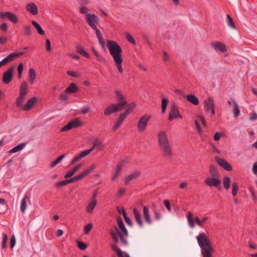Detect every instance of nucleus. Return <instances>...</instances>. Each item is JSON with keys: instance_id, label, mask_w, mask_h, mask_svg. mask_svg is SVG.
<instances>
[{"instance_id": "nucleus-2", "label": "nucleus", "mask_w": 257, "mask_h": 257, "mask_svg": "<svg viewBox=\"0 0 257 257\" xmlns=\"http://www.w3.org/2000/svg\"><path fill=\"white\" fill-rule=\"evenodd\" d=\"M107 47L111 56L113 57L115 65L119 73L123 72L122 68V50L120 46L114 41L107 40Z\"/></svg>"}, {"instance_id": "nucleus-51", "label": "nucleus", "mask_w": 257, "mask_h": 257, "mask_svg": "<svg viewBox=\"0 0 257 257\" xmlns=\"http://www.w3.org/2000/svg\"><path fill=\"white\" fill-rule=\"evenodd\" d=\"M238 191V186L236 183L234 182L232 184V195L235 196Z\"/></svg>"}, {"instance_id": "nucleus-18", "label": "nucleus", "mask_w": 257, "mask_h": 257, "mask_svg": "<svg viewBox=\"0 0 257 257\" xmlns=\"http://www.w3.org/2000/svg\"><path fill=\"white\" fill-rule=\"evenodd\" d=\"M117 223L121 230L120 232L122 233V235L123 234L126 237H127L128 235V231L123 223V220L121 217L118 216L117 218Z\"/></svg>"}, {"instance_id": "nucleus-48", "label": "nucleus", "mask_w": 257, "mask_h": 257, "mask_svg": "<svg viewBox=\"0 0 257 257\" xmlns=\"http://www.w3.org/2000/svg\"><path fill=\"white\" fill-rule=\"evenodd\" d=\"M65 154H63L58 157L55 161L52 162L50 164V167H54L56 165H57L59 162H60L62 159L65 157Z\"/></svg>"}, {"instance_id": "nucleus-14", "label": "nucleus", "mask_w": 257, "mask_h": 257, "mask_svg": "<svg viewBox=\"0 0 257 257\" xmlns=\"http://www.w3.org/2000/svg\"><path fill=\"white\" fill-rule=\"evenodd\" d=\"M188 221L189 225L191 227H194L195 226L194 221L199 226L201 227H203V224L202 223V221L200 220V218L198 216H196L194 220L193 217V214L191 212H188Z\"/></svg>"}, {"instance_id": "nucleus-8", "label": "nucleus", "mask_w": 257, "mask_h": 257, "mask_svg": "<svg viewBox=\"0 0 257 257\" xmlns=\"http://www.w3.org/2000/svg\"><path fill=\"white\" fill-rule=\"evenodd\" d=\"M83 125V122L77 118L69 121L66 125L62 127L61 129V132L67 131L72 128L80 127Z\"/></svg>"}, {"instance_id": "nucleus-9", "label": "nucleus", "mask_w": 257, "mask_h": 257, "mask_svg": "<svg viewBox=\"0 0 257 257\" xmlns=\"http://www.w3.org/2000/svg\"><path fill=\"white\" fill-rule=\"evenodd\" d=\"M86 22L89 26L92 28L94 29L96 28V25H98L99 19L98 17L95 14H86Z\"/></svg>"}, {"instance_id": "nucleus-15", "label": "nucleus", "mask_w": 257, "mask_h": 257, "mask_svg": "<svg viewBox=\"0 0 257 257\" xmlns=\"http://www.w3.org/2000/svg\"><path fill=\"white\" fill-rule=\"evenodd\" d=\"M13 71L14 68L10 67L3 73V82L4 83L8 84L11 81L13 77Z\"/></svg>"}, {"instance_id": "nucleus-22", "label": "nucleus", "mask_w": 257, "mask_h": 257, "mask_svg": "<svg viewBox=\"0 0 257 257\" xmlns=\"http://www.w3.org/2000/svg\"><path fill=\"white\" fill-rule=\"evenodd\" d=\"M90 154L89 151L85 150L76 155L71 161L70 164L73 165L77 163L81 159L86 157Z\"/></svg>"}, {"instance_id": "nucleus-43", "label": "nucleus", "mask_w": 257, "mask_h": 257, "mask_svg": "<svg viewBox=\"0 0 257 257\" xmlns=\"http://www.w3.org/2000/svg\"><path fill=\"white\" fill-rule=\"evenodd\" d=\"M29 79L31 84L33 83L34 80L36 79V72L33 68H30L29 71Z\"/></svg>"}, {"instance_id": "nucleus-11", "label": "nucleus", "mask_w": 257, "mask_h": 257, "mask_svg": "<svg viewBox=\"0 0 257 257\" xmlns=\"http://www.w3.org/2000/svg\"><path fill=\"white\" fill-rule=\"evenodd\" d=\"M0 18L4 19L7 18L8 19L14 24H16L18 22V18L17 16L10 12H4L0 13Z\"/></svg>"}, {"instance_id": "nucleus-46", "label": "nucleus", "mask_w": 257, "mask_h": 257, "mask_svg": "<svg viewBox=\"0 0 257 257\" xmlns=\"http://www.w3.org/2000/svg\"><path fill=\"white\" fill-rule=\"evenodd\" d=\"M122 166H123L122 162H119L117 164V165L116 166V168H115V173L114 174L113 177H117L119 175V173H120V172L121 171Z\"/></svg>"}, {"instance_id": "nucleus-7", "label": "nucleus", "mask_w": 257, "mask_h": 257, "mask_svg": "<svg viewBox=\"0 0 257 257\" xmlns=\"http://www.w3.org/2000/svg\"><path fill=\"white\" fill-rule=\"evenodd\" d=\"M176 118L182 119L183 117L179 112L178 106L176 105L175 102H173L172 103L170 112L168 117V119L170 121H172L173 119Z\"/></svg>"}, {"instance_id": "nucleus-24", "label": "nucleus", "mask_w": 257, "mask_h": 257, "mask_svg": "<svg viewBox=\"0 0 257 257\" xmlns=\"http://www.w3.org/2000/svg\"><path fill=\"white\" fill-rule=\"evenodd\" d=\"M26 9L33 15H36L38 13L37 6L34 3H30L27 5Z\"/></svg>"}, {"instance_id": "nucleus-27", "label": "nucleus", "mask_w": 257, "mask_h": 257, "mask_svg": "<svg viewBox=\"0 0 257 257\" xmlns=\"http://www.w3.org/2000/svg\"><path fill=\"white\" fill-rule=\"evenodd\" d=\"M96 168V165L92 164L88 168L83 171L79 175L75 176V177H85L87 176L89 173H91L92 171Z\"/></svg>"}, {"instance_id": "nucleus-57", "label": "nucleus", "mask_w": 257, "mask_h": 257, "mask_svg": "<svg viewBox=\"0 0 257 257\" xmlns=\"http://www.w3.org/2000/svg\"><path fill=\"white\" fill-rule=\"evenodd\" d=\"M123 216L126 223L130 226H133V223L131 219L127 216L126 212H124V213H123Z\"/></svg>"}, {"instance_id": "nucleus-62", "label": "nucleus", "mask_w": 257, "mask_h": 257, "mask_svg": "<svg viewBox=\"0 0 257 257\" xmlns=\"http://www.w3.org/2000/svg\"><path fill=\"white\" fill-rule=\"evenodd\" d=\"M8 29V25L6 23H2L0 26L1 30L5 33L7 32Z\"/></svg>"}, {"instance_id": "nucleus-13", "label": "nucleus", "mask_w": 257, "mask_h": 257, "mask_svg": "<svg viewBox=\"0 0 257 257\" xmlns=\"http://www.w3.org/2000/svg\"><path fill=\"white\" fill-rule=\"evenodd\" d=\"M215 160L217 164L223 169L227 171H230L232 169L231 165L225 159L220 158L218 156L215 157Z\"/></svg>"}, {"instance_id": "nucleus-63", "label": "nucleus", "mask_w": 257, "mask_h": 257, "mask_svg": "<svg viewBox=\"0 0 257 257\" xmlns=\"http://www.w3.org/2000/svg\"><path fill=\"white\" fill-rule=\"evenodd\" d=\"M154 217L156 220H159L161 219V216L160 213L155 208L153 209Z\"/></svg>"}, {"instance_id": "nucleus-53", "label": "nucleus", "mask_w": 257, "mask_h": 257, "mask_svg": "<svg viewBox=\"0 0 257 257\" xmlns=\"http://www.w3.org/2000/svg\"><path fill=\"white\" fill-rule=\"evenodd\" d=\"M3 237L2 247V248L4 249L7 247L8 237L7 235L5 233H3Z\"/></svg>"}, {"instance_id": "nucleus-49", "label": "nucleus", "mask_w": 257, "mask_h": 257, "mask_svg": "<svg viewBox=\"0 0 257 257\" xmlns=\"http://www.w3.org/2000/svg\"><path fill=\"white\" fill-rule=\"evenodd\" d=\"M110 234L113 242H114V244L116 245V243L118 242L119 237L118 235L117 234V233L115 232L113 230H111L110 231Z\"/></svg>"}, {"instance_id": "nucleus-16", "label": "nucleus", "mask_w": 257, "mask_h": 257, "mask_svg": "<svg viewBox=\"0 0 257 257\" xmlns=\"http://www.w3.org/2000/svg\"><path fill=\"white\" fill-rule=\"evenodd\" d=\"M38 100V98L34 96L29 99L27 104L23 105L22 109L24 111H29L32 108Z\"/></svg>"}, {"instance_id": "nucleus-38", "label": "nucleus", "mask_w": 257, "mask_h": 257, "mask_svg": "<svg viewBox=\"0 0 257 257\" xmlns=\"http://www.w3.org/2000/svg\"><path fill=\"white\" fill-rule=\"evenodd\" d=\"M8 208V205L5 199H0V213H5Z\"/></svg>"}, {"instance_id": "nucleus-35", "label": "nucleus", "mask_w": 257, "mask_h": 257, "mask_svg": "<svg viewBox=\"0 0 257 257\" xmlns=\"http://www.w3.org/2000/svg\"><path fill=\"white\" fill-rule=\"evenodd\" d=\"M82 166V164H79L74 166L71 170H69L64 176V177H72L74 173L78 171Z\"/></svg>"}, {"instance_id": "nucleus-37", "label": "nucleus", "mask_w": 257, "mask_h": 257, "mask_svg": "<svg viewBox=\"0 0 257 257\" xmlns=\"http://www.w3.org/2000/svg\"><path fill=\"white\" fill-rule=\"evenodd\" d=\"M97 204V201L96 200L92 199L91 202L89 203L88 205L86 207V211L89 213H91L93 212L95 207L96 206Z\"/></svg>"}, {"instance_id": "nucleus-56", "label": "nucleus", "mask_w": 257, "mask_h": 257, "mask_svg": "<svg viewBox=\"0 0 257 257\" xmlns=\"http://www.w3.org/2000/svg\"><path fill=\"white\" fill-rule=\"evenodd\" d=\"M24 35L29 36L31 34V27L30 26H25L24 27Z\"/></svg>"}, {"instance_id": "nucleus-6", "label": "nucleus", "mask_w": 257, "mask_h": 257, "mask_svg": "<svg viewBox=\"0 0 257 257\" xmlns=\"http://www.w3.org/2000/svg\"><path fill=\"white\" fill-rule=\"evenodd\" d=\"M152 116L150 115H144L139 120L137 125L138 131L140 132H143L147 125L148 121L151 119Z\"/></svg>"}, {"instance_id": "nucleus-50", "label": "nucleus", "mask_w": 257, "mask_h": 257, "mask_svg": "<svg viewBox=\"0 0 257 257\" xmlns=\"http://www.w3.org/2000/svg\"><path fill=\"white\" fill-rule=\"evenodd\" d=\"M210 172L212 177H218V173L216 167L213 165H211L210 166Z\"/></svg>"}, {"instance_id": "nucleus-31", "label": "nucleus", "mask_w": 257, "mask_h": 257, "mask_svg": "<svg viewBox=\"0 0 257 257\" xmlns=\"http://www.w3.org/2000/svg\"><path fill=\"white\" fill-rule=\"evenodd\" d=\"M116 110L114 106V103H111L107 107H106L104 110V113L105 115L108 116L113 112H115Z\"/></svg>"}, {"instance_id": "nucleus-52", "label": "nucleus", "mask_w": 257, "mask_h": 257, "mask_svg": "<svg viewBox=\"0 0 257 257\" xmlns=\"http://www.w3.org/2000/svg\"><path fill=\"white\" fill-rule=\"evenodd\" d=\"M125 38L126 40L132 44H136V41L132 36L128 32L125 34Z\"/></svg>"}, {"instance_id": "nucleus-20", "label": "nucleus", "mask_w": 257, "mask_h": 257, "mask_svg": "<svg viewBox=\"0 0 257 257\" xmlns=\"http://www.w3.org/2000/svg\"><path fill=\"white\" fill-rule=\"evenodd\" d=\"M82 178H71L69 179H66L59 182L56 184V187L58 188L62 186H64L70 183H73L76 181L82 179Z\"/></svg>"}, {"instance_id": "nucleus-3", "label": "nucleus", "mask_w": 257, "mask_h": 257, "mask_svg": "<svg viewBox=\"0 0 257 257\" xmlns=\"http://www.w3.org/2000/svg\"><path fill=\"white\" fill-rule=\"evenodd\" d=\"M158 136L159 149L163 157L167 160H171L173 156L172 150L166 133L160 131Z\"/></svg>"}, {"instance_id": "nucleus-58", "label": "nucleus", "mask_w": 257, "mask_h": 257, "mask_svg": "<svg viewBox=\"0 0 257 257\" xmlns=\"http://www.w3.org/2000/svg\"><path fill=\"white\" fill-rule=\"evenodd\" d=\"M92 227V225L91 223H88L86 225H85L84 228V233L85 234H88L90 232Z\"/></svg>"}, {"instance_id": "nucleus-33", "label": "nucleus", "mask_w": 257, "mask_h": 257, "mask_svg": "<svg viewBox=\"0 0 257 257\" xmlns=\"http://www.w3.org/2000/svg\"><path fill=\"white\" fill-rule=\"evenodd\" d=\"M114 230H115V232L117 233V234L118 235L122 243L124 245H127L128 241H127V240L126 239L124 238L122 233L120 232V231L119 230V229L118 228V227L117 226H115L114 227Z\"/></svg>"}, {"instance_id": "nucleus-42", "label": "nucleus", "mask_w": 257, "mask_h": 257, "mask_svg": "<svg viewBox=\"0 0 257 257\" xmlns=\"http://www.w3.org/2000/svg\"><path fill=\"white\" fill-rule=\"evenodd\" d=\"M92 51L97 58V60L101 63H104L105 59L101 55H100L94 47H92Z\"/></svg>"}, {"instance_id": "nucleus-34", "label": "nucleus", "mask_w": 257, "mask_h": 257, "mask_svg": "<svg viewBox=\"0 0 257 257\" xmlns=\"http://www.w3.org/2000/svg\"><path fill=\"white\" fill-rule=\"evenodd\" d=\"M76 51L78 53H79L83 56L85 57V58H87L88 59H89L90 58V54L87 52L85 51L84 50V49L80 45L77 46L76 47Z\"/></svg>"}, {"instance_id": "nucleus-25", "label": "nucleus", "mask_w": 257, "mask_h": 257, "mask_svg": "<svg viewBox=\"0 0 257 257\" xmlns=\"http://www.w3.org/2000/svg\"><path fill=\"white\" fill-rule=\"evenodd\" d=\"M94 148L97 149L99 151L102 150L103 149V145H102V142L96 139L93 142V146L92 148L89 150H87V151H89L90 153Z\"/></svg>"}, {"instance_id": "nucleus-54", "label": "nucleus", "mask_w": 257, "mask_h": 257, "mask_svg": "<svg viewBox=\"0 0 257 257\" xmlns=\"http://www.w3.org/2000/svg\"><path fill=\"white\" fill-rule=\"evenodd\" d=\"M77 245L78 247L81 250H85L87 247L86 243L79 240H77Z\"/></svg>"}, {"instance_id": "nucleus-1", "label": "nucleus", "mask_w": 257, "mask_h": 257, "mask_svg": "<svg viewBox=\"0 0 257 257\" xmlns=\"http://www.w3.org/2000/svg\"><path fill=\"white\" fill-rule=\"evenodd\" d=\"M116 111H120L125 108V111L119 115L117 121L113 126V131L117 130L122 124L126 117L131 114L136 108V104L134 102L127 103L126 101H118L117 103H114Z\"/></svg>"}, {"instance_id": "nucleus-29", "label": "nucleus", "mask_w": 257, "mask_h": 257, "mask_svg": "<svg viewBox=\"0 0 257 257\" xmlns=\"http://www.w3.org/2000/svg\"><path fill=\"white\" fill-rule=\"evenodd\" d=\"M92 29L95 30L96 37L98 38L99 43L101 46L102 48L105 49V42L102 37V35L100 31L98 29H97V26L96 27V28Z\"/></svg>"}, {"instance_id": "nucleus-59", "label": "nucleus", "mask_w": 257, "mask_h": 257, "mask_svg": "<svg viewBox=\"0 0 257 257\" xmlns=\"http://www.w3.org/2000/svg\"><path fill=\"white\" fill-rule=\"evenodd\" d=\"M125 191H126L124 188H120L116 195V197L121 198L125 194Z\"/></svg>"}, {"instance_id": "nucleus-26", "label": "nucleus", "mask_w": 257, "mask_h": 257, "mask_svg": "<svg viewBox=\"0 0 257 257\" xmlns=\"http://www.w3.org/2000/svg\"><path fill=\"white\" fill-rule=\"evenodd\" d=\"M133 213L134 214V216L135 218V219L136 220V222L138 223L139 225L141 227H142L143 226V222L142 220V217L139 211L137 210V208H134L133 209Z\"/></svg>"}, {"instance_id": "nucleus-30", "label": "nucleus", "mask_w": 257, "mask_h": 257, "mask_svg": "<svg viewBox=\"0 0 257 257\" xmlns=\"http://www.w3.org/2000/svg\"><path fill=\"white\" fill-rule=\"evenodd\" d=\"M143 214L146 222L149 224H151L152 221L150 215L149 209L146 206L143 207Z\"/></svg>"}, {"instance_id": "nucleus-21", "label": "nucleus", "mask_w": 257, "mask_h": 257, "mask_svg": "<svg viewBox=\"0 0 257 257\" xmlns=\"http://www.w3.org/2000/svg\"><path fill=\"white\" fill-rule=\"evenodd\" d=\"M90 154L89 151L85 150L76 155L71 161L70 164L73 165L77 163L81 159L86 157Z\"/></svg>"}, {"instance_id": "nucleus-36", "label": "nucleus", "mask_w": 257, "mask_h": 257, "mask_svg": "<svg viewBox=\"0 0 257 257\" xmlns=\"http://www.w3.org/2000/svg\"><path fill=\"white\" fill-rule=\"evenodd\" d=\"M26 144V143H21L20 144H19L18 145L15 146V147H14L13 148H12L11 150H10L9 151V153L10 154H13V153H17L20 151H21L22 150H23L24 147H25Z\"/></svg>"}, {"instance_id": "nucleus-44", "label": "nucleus", "mask_w": 257, "mask_h": 257, "mask_svg": "<svg viewBox=\"0 0 257 257\" xmlns=\"http://www.w3.org/2000/svg\"><path fill=\"white\" fill-rule=\"evenodd\" d=\"M169 103V100L167 98H163L162 99L161 109L162 113H165Z\"/></svg>"}, {"instance_id": "nucleus-17", "label": "nucleus", "mask_w": 257, "mask_h": 257, "mask_svg": "<svg viewBox=\"0 0 257 257\" xmlns=\"http://www.w3.org/2000/svg\"><path fill=\"white\" fill-rule=\"evenodd\" d=\"M211 46L215 50H218L222 53L226 52L227 51L226 46L223 43L217 41L211 43Z\"/></svg>"}, {"instance_id": "nucleus-4", "label": "nucleus", "mask_w": 257, "mask_h": 257, "mask_svg": "<svg viewBox=\"0 0 257 257\" xmlns=\"http://www.w3.org/2000/svg\"><path fill=\"white\" fill-rule=\"evenodd\" d=\"M198 243L201 248L203 257H213L212 253L214 249L206 235L204 233H200L197 237Z\"/></svg>"}, {"instance_id": "nucleus-40", "label": "nucleus", "mask_w": 257, "mask_h": 257, "mask_svg": "<svg viewBox=\"0 0 257 257\" xmlns=\"http://www.w3.org/2000/svg\"><path fill=\"white\" fill-rule=\"evenodd\" d=\"M32 24L33 26L37 29V32L39 34L41 35H44L45 34V32L43 30L41 26L35 21L33 20L32 21Z\"/></svg>"}, {"instance_id": "nucleus-47", "label": "nucleus", "mask_w": 257, "mask_h": 257, "mask_svg": "<svg viewBox=\"0 0 257 257\" xmlns=\"http://www.w3.org/2000/svg\"><path fill=\"white\" fill-rule=\"evenodd\" d=\"M226 17L227 19L228 25L232 29H236V26L231 16L227 14Z\"/></svg>"}, {"instance_id": "nucleus-45", "label": "nucleus", "mask_w": 257, "mask_h": 257, "mask_svg": "<svg viewBox=\"0 0 257 257\" xmlns=\"http://www.w3.org/2000/svg\"><path fill=\"white\" fill-rule=\"evenodd\" d=\"M115 94L116 95V99L119 101H126V98L123 96L120 91L116 90L115 91Z\"/></svg>"}, {"instance_id": "nucleus-41", "label": "nucleus", "mask_w": 257, "mask_h": 257, "mask_svg": "<svg viewBox=\"0 0 257 257\" xmlns=\"http://www.w3.org/2000/svg\"><path fill=\"white\" fill-rule=\"evenodd\" d=\"M233 103V111L234 113V116L235 117H237L240 114V110L239 109L237 103L235 101L234 99H231Z\"/></svg>"}, {"instance_id": "nucleus-39", "label": "nucleus", "mask_w": 257, "mask_h": 257, "mask_svg": "<svg viewBox=\"0 0 257 257\" xmlns=\"http://www.w3.org/2000/svg\"><path fill=\"white\" fill-rule=\"evenodd\" d=\"M25 54V52H21L18 53H13L9 54L6 57L9 62L12 61L15 58L18 56H22Z\"/></svg>"}, {"instance_id": "nucleus-12", "label": "nucleus", "mask_w": 257, "mask_h": 257, "mask_svg": "<svg viewBox=\"0 0 257 257\" xmlns=\"http://www.w3.org/2000/svg\"><path fill=\"white\" fill-rule=\"evenodd\" d=\"M205 183L209 186L215 187L218 190L221 189V180L219 178H207Z\"/></svg>"}, {"instance_id": "nucleus-61", "label": "nucleus", "mask_w": 257, "mask_h": 257, "mask_svg": "<svg viewBox=\"0 0 257 257\" xmlns=\"http://www.w3.org/2000/svg\"><path fill=\"white\" fill-rule=\"evenodd\" d=\"M18 77L20 78L21 77V75L23 70V64L21 63L18 66Z\"/></svg>"}, {"instance_id": "nucleus-32", "label": "nucleus", "mask_w": 257, "mask_h": 257, "mask_svg": "<svg viewBox=\"0 0 257 257\" xmlns=\"http://www.w3.org/2000/svg\"><path fill=\"white\" fill-rule=\"evenodd\" d=\"M29 199L28 196L26 195L23 197L21 203L20 209L22 213H24L27 209V201Z\"/></svg>"}, {"instance_id": "nucleus-60", "label": "nucleus", "mask_w": 257, "mask_h": 257, "mask_svg": "<svg viewBox=\"0 0 257 257\" xmlns=\"http://www.w3.org/2000/svg\"><path fill=\"white\" fill-rule=\"evenodd\" d=\"M16 243V238L15 236L13 234L10 240V247L12 249L14 248Z\"/></svg>"}, {"instance_id": "nucleus-19", "label": "nucleus", "mask_w": 257, "mask_h": 257, "mask_svg": "<svg viewBox=\"0 0 257 257\" xmlns=\"http://www.w3.org/2000/svg\"><path fill=\"white\" fill-rule=\"evenodd\" d=\"M111 248L115 251L118 257H130V255L126 252H123L117 245L115 244H111L110 245Z\"/></svg>"}, {"instance_id": "nucleus-55", "label": "nucleus", "mask_w": 257, "mask_h": 257, "mask_svg": "<svg viewBox=\"0 0 257 257\" xmlns=\"http://www.w3.org/2000/svg\"><path fill=\"white\" fill-rule=\"evenodd\" d=\"M223 185L225 189H229L230 186V178H224Z\"/></svg>"}, {"instance_id": "nucleus-64", "label": "nucleus", "mask_w": 257, "mask_h": 257, "mask_svg": "<svg viewBox=\"0 0 257 257\" xmlns=\"http://www.w3.org/2000/svg\"><path fill=\"white\" fill-rule=\"evenodd\" d=\"M88 10H89L87 7L85 6H82L80 8L79 11L81 14L86 15V14H88L87 12Z\"/></svg>"}, {"instance_id": "nucleus-23", "label": "nucleus", "mask_w": 257, "mask_h": 257, "mask_svg": "<svg viewBox=\"0 0 257 257\" xmlns=\"http://www.w3.org/2000/svg\"><path fill=\"white\" fill-rule=\"evenodd\" d=\"M78 91V87L74 83H71L65 89V93L66 94H72L76 93Z\"/></svg>"}, {"instance_id": "nucleus-28", "label": "nucleus", "mask_w": 257, "mask_h": 257, "mask_svg": "<svg viewBox=\"0 0 257 257\" xmlns=\"http://www.w3.org/2000/svg\"><path fill=\"white\" fill-rule=\"evenodd\" d=\"M186 98L189 102L195 105H197L199 104L198 98L194 94H190L187 95Z\"/></svg>"}, {"instance_id": "nucleus-10", "label": "nucleus", "mask_w": 257, "mask_h": 257, "mask_svg": "<svg viewBox=\"0 0 257 257\" xmlns=\"http://www.w3.org/2000/svg\"><path fill=\"white\" fill-rule=\"evenodd\" d=\"M204 108L206 112H209L211 111L213 115L215 114V104L212 97H209L204 101Z\"/></svg>"}, {"instance_id": "nucleus-5", "label": "nucleus", "mask_w": 257, "mask_h": 257, "mask_svg": "<svg viewBox=\"0 0 257 257\" xmlns=\"http://www.w3.org/2000/svg\"><path fill=\"white\" fill-rule=\"evenodd\" d=\"M28 92V84L26 81L23 82L20 87L19 96L17 98L15 104L17 107L23 108V103L25 100V97Z\"/></svg>"}]
</instances>
